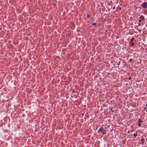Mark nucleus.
Masks as SVG:
<instances>
[{"instance_id": "11", "label": "nucleus", "mask_w": 147, "mask_h": 147, "mask_svg": "<svg viewBox=\"0 0 147 147\" xmlns=\"http://www.w3.org/2000/svg\"><path fill=\"white\" fill-rule=\"evenodd\" d=\"M90 16V14H88L87 15V17L88 18H89Z\"/></svg>"}, {"instance_id": "14", "label": "nucleus", "mask_w": 147, "mask_h": 147, "mask_svg": "<svg viewBox=\"0 0 147 147\" xmlns=\"http://www.w3.org/2000/svg\"><path fill=\"white\" fill-rule=\"evenodd\" d=\"M120 64V61H119L117 63V64L118 65H119Z\"/></svg>"}, {"instance_id": "1", "label": "nucleus", "mask_w": 147, "mask_h": 147, "mask_svg": "<svg viewBox=\"0 0 147 147\" xmlns=\"http://www.w3.org/2000/svg\"><path fill=\"white\" fill-rule=\"evenodd\" d=\"M105 130L103 129V127H101L99 129L98 131V132H101V133L103 134H105Z\"/></svg>"}, {"instance_id": "7", "label": "nucleus", "mask_w": 147, "mask_h": 147, "mask_svg": "<svg viewBox=\"0 0 147 147\" xmlns=\"http://www.w3.org/2000/svg\"><path fill=\"white\" fill-rule=\"evenodd\" d=\"M133 135L135 137H136L137 136V132L136 133H134L133 134Z\"/></svg>"}, {"instance_id": "13", "label": "nucleus", "mask_w": 147, "mask_h": 147, "mask_svg": "<svg viewBox=\"0 0 147 147\" xmlns=\"http://www.w3.org/2000/svg\"><path fill=\"white\" fill-rule=\"evenodd\" d=\"M142 20L140 19V20H139V21H139V22H141V20Z\"/></svg>"}, {"instance_id": "3", "label": "nucleus", "mask_w": 147, "mask_h": 147, "mask_svg": "<svg viewBox=\"0 0 147 147\" xmlns=\"http://www.w3.org/2000/svg\"><path fill=\"white\" fill-rule=\"evenodd\" d=\"M144 139L143 138H141V143L142 145H143L144 143Z\"/></svg>"}, {"instance_id": "20", "label": "nucleus", "mask_w": 147, "mask_h": 147, "mask_svg": "<svg viewBox=\"0 0 147 147\" xmlns=\"http://www.w3.org/2000/svg\"><path fill=\"white\" fill-rule=\"evenodd\" d=\"M119 9H121V7H120L119 8Z\"/></svg>"}, {"instance_id": "16", "label": "nucleus", "mask_w": 147, "mask_h": 147, "mask_svg": "<svg viewBox=\"0 0 147 147\" xmlns=\"http://www.w3.org/2000/svg\"><path fill=\"white\" fill-rule=\"evenodd\" d=\"M131 77H129V78H128V79L129 80H130L131 79Z\"/></svg>"}, {"instance_id": "5", "label": "nucleus", "mask_w": 147, "mask_h": 147, "mask_svg": "<svg viewBox=\"0 0 147 147\" xmlns=\"http://www.w3.org/2000/svg\"><path fill=\"white\" fill-rule=\"evenodd\" d=\"M129 44H131V46L132 47H133L134 45V43L133 42H129Z\"/></svg>"}, {"instance_id": "8", "label": "nucleus", "mask_w": 147, "mask_h": 147, "mask_svg": "<svg viewBox=\"0 0 147 147\" xmlns=\"http://www.w3.org/2000/svg\"><path fill=\"white\" fill-rule=\"evenodd\" d=\"M138 120L139 121L138 123H140L141 122H142V120L140 119H138Z\"/></svg>"}, {"instance_id": "9", "label": "nucleus", "mask_w": 147, "mask_h": 147, "mask_svg": "<svg viewBox=\"0 0 147 147\" xmlns=\"http://www.w3.org/2000/svg\"><path fill=\"white\" fill-rule=\"evenodd\" d=\"M92 24L93 25H95H95H96V23H95V22H94V23H92Z\"/></svg>"}, {"instance_id": "2", "label": "nucleus", "mask_w": 147, "mask_h": 147, "mask_svg": "<svg viewBox=\"0 0 147 147\" xmlns=\"http://www.w3.org/2000/svg\"><path fill=\"white\" fill-rule=\"evenodd\" d=\"M141 5L142 7L146 8L147 7V3L144 2L142 3Z\"/></svg>"}, {"instance_id": "10", "label": "nucleus", "mask_w": 147, "mask_h": 147, "mask_svg": "<svg viewBox=\"0 0 147 147\" xmlns=\"http://www.w3.org/2000/svg\"><path fill=\"white\" fill-rule=\"evenodd\" d=\"M138 125L139 126H141V125L140 124V123H138Z\"/></svg>"}, {"instance_id": "18", "label": "nucleus", "mask_w": 147, "mask_h": 147, "mask_svg": "<svg viewBox=\"0 0 147 147\" xmlns=\"http://www.w3.org/2000/svg\"><path fill=\"white\" fill-rule=\"evenodd\" d=\"M129 61H131V59H130L129 60Z\"/></svg>"}, {"instance_id": "19", "label": "nucleus", "mask_w": 147, "mask_h": 147, "mask_svg": "<svg viewBox=\"0 0 147 147\" xmlns=\"http://www.w3.org/2000/svg\"><path fill=\"white\" fill-rule=\"evenodd\" d=\"M111 111H112L113 112H114V111L113 110H111Z\"/></svg>"}, {"instance_id": "12", "label": "nucleus", "mask_w": 147, "mask_h": 147, "mask_svg": "<svg viewBox=\"0 0 147 147\" xmlns=\"http://www.w3.org/2000/svg\"><path fill=\"white\" fill-rule=\"evenodd\" d=\"M138 25L139 26H141V24L140 23H138Z\"/></svg>"}, {"instance_id": "4", "label": "nucleus", "mask_w": 147, "mask_h": 147, "mask_svg": "<svg viewBox=\"0 0 147 147\" xmlns=\"http://www.w3.org/2000/svg\"><path fill=\"white\" fill-rule=\"evenodd\" d=\"M139 18L140 19L142 20H144V16L142 15Z\"/></svg>"}, {"instance_id": "6", "label": "nucleus", "mask_w": 147, "mask_h": 147, "mask_svg": "<svg viewBox=\"0 0 147 147\" xmlns=\"http://www.w3.org/2000/svg\"><path fill=\"white\" fill-rule=\"evenodd\" d=\"M135 39L134 38H131V40L130 42H133L134 40Z\"/></svg>"}, {"instance_id": "15", "label": "nucleus", "mask_w": 147, "mask_h": 147, "mask_svg": "<svg viewBox=\"0 0 147 147\" xmlns=\"http://www.w3.org/2000/svg\"><path fill=\"white\" fill-rule=\"evenodd\" d=\"M115 8V5L113 8V9H114Z\"/></svg>"}, {"instance_id": "17", "label": "nucleus", "mask_w": 147, "mask_h": 147, "mask_svg": "<svg viewBox=\"0 0 147 147\" xmlns=\"http://www.w3.org/2000/svg\"><path fill=\"white\" fill-rule=\"evenodd\" d=\"M130 132L129 131V130H128L127 131V133L129 134V133Z\"/></svg>"}]
</instances>
